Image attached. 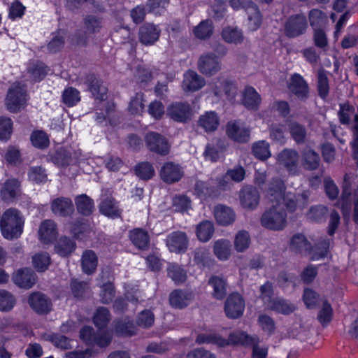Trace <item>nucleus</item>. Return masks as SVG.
<instances>
[{
  "instance_id": "nucleus-1",
  "label": "nucleus",
  "mask_w": 358,
  "mask_h": 358,
  "mask_svg": "<svg viewBox=\"0 0 358 358\" xmlns=\"http://www.w3.org/2000/svg\"><path fill=\"white\" fill-rule=\"evenodd\" d=\"M24 219L21 213L15 208H9L2 215L0 227L3 236L13 240L20 236L23 231Z\"/></svg>"
},
{
  "instance_id": "nucleus-2",
  "label": "nucleus",
  "mask_w": 358,
  "mask_h": 358,
  "mask_svg": "<svg viewBox=\"0 0 358 358\" xmlns=\"http://www.w3.org/2000/svg\"><path fill=\"white\" fill-rule=\"evenodd\" d=\"M255 336H250L241 331H236L230 334L228 339L223 338L215 334H201L197 336L196 342L199 344H214L218 347H224L229 344H241L249 346Z\"/></svg>"
},
{
  "instance_id": "nucleus-3",
  "label": "nucleus",
  "mask_w": 358,
  "mask_h": 358,
  "mask_svg": "<svg viewBox=\"0 0 358 358\" xmlns=\"http://www.w3.org/2000/svg\"><path fill=\"white\" fill-rule=\"evenodd\" d=\"M261 225L269 230L280 231L287 224V213L282 203H274L266 208L260 218Z\"/></svg>"
},
{
  "instance_id": "nucleus-4",
  "label": "nucleus",
  "mask_w": 358,
  "mask_h": 358,
  "mask_svg": "<svg viewBox=\"0 0 358 358\" xmlns=\"http://www.w3.org/2000/svg\"><path fill=\"white\" fill-rule=\"evenodd\" d=\"M338 115L341 123L350 124L353 136L350 145L358 166V110L356 111L352 106L344 104L341 106Z\"/></svg>"
},
{
  "instance_id": "nucleus-5",
  "label": "nucleus",
  "mask_w": 358,
  "mask_h": 358,
  "mask_svg": "<svg viewBox=\"0 0 358 358\" xmlns=\"http://www.w3.org/2000/svg\"><path fill=\"white\" fill-rule=\"evenodd\" d=\"M352 201H354L353 220L358 224V187L352 190L347 183L345 177L341 197L337 206L341 208L343 218L347 222L351 216Z\"/></svg>"
},
{
  "instance_id": "nucleus-6",
  "label": "nucleus",
  "mask_w": 358,
  "mask_h": 358,
  "mask_svg": "<svg viewBox=\"0 0 358 358\" xmlns=\"http://www.w3.org/2000/svg\"><path fill=\"white\" fill-rule=\"evenodd\" d=\"M27 90L20 83H13L8 89L5 103L11 113H18L25 108L27 101Z\"/></svg>"
},
{
  "instance_id": "nucleus-7",
  "label": "nucleus",
  "mask_w": 358,
  "mask_h": 358,
  "mask_svg": "<svg viewBox=\"0 0 358 358\" xmlns=\"http://www.w3.org/2000/svg\"><path fill=\"white\" fill-rule=\"evenodd\" d=\"M226 134L232 141L244 143L249 141L250 131L245 124L239 120H230L226 124Z\"/></svg>"
},
{
  "instance_id": "nucleus-8",
  "label": "nucleus",
  "mask_w": 358,
  "mask_h": 358,
  "mask_svg": "<svg viewBox=\"0 0 358 358\" xmlns=\"http://www.w3.org/2000/svg\"><path fill=\"white\" fill-rule=\"evenodd\" d=\"M285 34L289 38L303 35L308 28L306 17L303 14L290 16L285 23Z\"/></svg>"
},
{
  "instance_id": "nucleus-9",
  "label": "nucleus",
  "mask_w": 358,
  "mask_h": 358,
  "mask_svg": "<svg viewBox=\"0 0 358 358\" xmlns=\"http://www.w3.org/2000/svg\"><path fill=\"white\" fill-rule=\"evenodd\" d=\"M279 166H283L289 174L296 176L299 173V154L292 149H284L276 157Z\"/></svg>"
},
{
  "instance_id": "nucleus-10",
  "label": "nucleus",
  "mask_w": 358,
  "mask_h": 358,
  "mask_svg": "<svg viewBox=\"0 0 358 358\" xmlns=\"http://www.w3.org/2000/svg\"><path fill=\"white\" fill-rule=\"evenodd\" d=\"M213 94L221 98L224 94L229 101L234 100L236 96V87L233 82L224 77H219L210 85Z\"/></svg>"
},
{
  "instance_id": "nucleus-11",
  "label": "nucleus",
  "mask_w": 358,
  "mask_h": 358,
  "mask_svg": "<svg viewBox=\"0 0 358 358\" xmlns=\"http://www.w3.org/2000/svg\"><path fill=\"white\" fill-rule=\"evenodd\" d=\"M148 148L161 155H166L169 152L170 145L166 139L159 134L149 132L145 137Z\"/></svg>"
},
{
  "instance_id": "nucleus-12",
  "label": "nucleus",
  "mask_w": 358,
  "mask_h": 358,
  "mask_svg": "<svg viewBox=\"0 0 358 358\" xmlns=\"http://www.w3.org/2000/svg\"><path fill=\"white\" fill-rule=\"evenodd\" d=\"M245 302L238 293L230 294L225 302L224 312L226 315L232 319L241 317L244 312Z\"/></svg>"
},
{
  "instance_id": "nucleus-13",
  "label": "nucleus",
  "mask_w": 358,
  "mask_h": 358,
  "mask_svg": "<svg viewBox=\"0 0 358 358\" xmlns=\"http://www.w3.org/2000/svg\"><path fill=\"white\" fill-rule=\"evenodd\" d=\"M198 69L206 76H213L221 69V63L213 53H205L198 60Z\"/></svg>"
},
{
  "instance_id": "nucleus-14",
  "label": "nucleus",
  "mask_w": 358,
  "mask_h": 358,
  "mask_svg": "<svg viewBox=\"0 0 358 358\" xmlns=\"http://www.w3.org/2000/svg\"><path fill=\"white\" fill-rule=\"evenodd\" d=\"M102 27V23L100 18L93 15H88L84 19V34L76 35L74 38L76 43L80 45H84L87 43V34H93L99 33Z\"/></svg>"
},
{
  "instance_id": "nucleus-15",
  "label": "nucleus",
  "mask_w": 358,
  "mask_h": 358,
  "mask_svg": "<svg viewBox=\"0 0 358 358\" xmlns=\"http://www.w3.org/2000/svg\"><path fill=\"white\" fill-rule=\"evenodd\" d=\"M310 193L304 191L302 194L295 196L292 193H285L282 198L281 203L291 211L294 212L297 209H303L308 203Z\"/></svg>"
},
{
  "instance_id": "nucleus-16",
  "label": "nucleus",
  "mask_w": 358,
  "mask_h": 358,
  "mask_svg": "<svg viewBox=\"0 0 358 358\" xmlns=\"http://www.w3.org/2000/svg\"><path fill=\"white\" fill-rule=\"evenodd\" d=\"M166 246L171 252H185L188 246L189 239L185 232L174 231L166 238Z\"/></svg>"
},
{
  "instance_id": "nucleus-17",
  "label": "nucleus",
  "mask_w": 358,
  "mask_h": 358,
  "mask_svg": "<svg viewBox=\"0 0 358 358\" xmlns=\"http://www.w3.org/2000/svg\"><path fill=\"white\" fill-rule=\"evenodd\" d=\"M166 114L174 121L185 122L191 117L192 109L187 103L176 102L167 108Z\"/></svg>"
},
{
  "instance_id": "nucleus-18",
  "label": "nucleus",
  "mask_w": 358,
  "mask_h": 358,
  "mask_svg": "<svg viewBox=\"0 0 358 358\" xmlns=\"http://www.w3.org/2000/svg\"><path fill=\"white\" fill-rule=\"evenodd\" d=\"M31 308L37 313L47 314L52 310V301L44 294L34 292L28 298Z\"/></svg>"
},
{
  "instance_id": "nucleus-19",
  "label": "nucleus",
  "mask_w": 358,
  "mask_h": 358,
  "mask_svg": "<svg viewBox=\"0 0 358 358\" xmlns=\"http://www.w3.org/2000/svg\"><path fill=\"white\" fill-rule=\"evenodd\" d=\"M159 175L164 182L173 183L182 178L183 171L178 164L173 162H166L162 166Z\"/></svg>"
},
{
  "instance_id": "nucleus-20",
  "label": "nucleus",
  "mask_w": 358,
  "mask_h": 358,
  "mask_svg": "<svg viewBox=\"0 0 358 358\" xmlns=\"http://www.w3.org/2000/svg\"><path fill=\"white\" fill-rule=\"evenodd\" d=\"M240 201L244 208L254 210L259 203V192L253 187H245L240 192Z\"/></svg>"
},
{
  "instance_id": "nucleus-21",
  "label": "nucleus",
  "mask_w": 358,
  "mask_h": 358,
  "mask_svg": "<svg viewBox=\"0 0 358 358\" xmlns=\"http://www.w3.org/2000/svg\"><path fill=\"white\" fill-rule=\"evenodd\" d=\"M262 102L260 94L251 86H247L241 92V103L250 110H258Z\"/></svg>"
},
{
  "instance_id": "nucleus-22",
  "label": "nucleus",
  "mask_w": 358,
  "mask_h": 358,
  "mask_svg": "<svg viewBox=\"0 0 358 358\" xmlns=\"http://www.w3.org/2000/svg\"><path fill=\"white\" fill-rule=\"evenodd\" d=\"M206 85L205 79L196 72L189 70L184 74L182 88L185 92H195Z\"/></svg>"
},
{
  "instance_id": "nucleus-23",
  "label": "nucleus",
  "mask_w": 358,
  "mask_h": 358,
  "mask_svg": "<svg viewBox=\"0 0 358 358\" xmlns=\"http://www.w3.org/2000/svg\"><path fill=\"white\" fill-rule=\"evenodd\" d=\"M285 189V185L281 179L278 178H273L268 183L266 196L272 203H281Z\"/></svg>"
},
{
  "instance_id": "nucleus-24",
  "label": "nucleus",
  "mask_w": 358,
  "mask_h": 358,
  "mask_svg": "<svg viewBox=\"0 0 358 358\" xmlns=\"http://www.w3.org/2000/svg\"><path fill=\"white\" fill-rule=\"evenodd\" d=\"M14 283L21 288H31L36 282V278L34 271L30 268L16 271L13 275Z\"/></svg>"
},
{
  "instance_id": "nucleus-25",
  "label": "nucleus",
  "mask_w": 358,
  "mask_h": 358,
  "mask_svg": "<svg viewBox=\"0 0 358 358\" xmlns=\"http://www.w3.org/2000/svg\"><path fill=\"white\" fill-rule=\"evenodd\" d=\"M160 33L161 30L157 26L148 23L140 28L139 40L144 45H152L159 39Z\"/></svg>"
},
{
  "instance_id": "nucleus-26",
  "label": "nucleus",
  "mask_w": 358,
  "mask_h": 358,
  "mask_svg": "<svg viewBox=\"0 0 358 358\" xmlns=\"http://www.w3.org/2000/svg\"><path fill=\"white\" fill-rule=\"evenodd\" d=\"M301 163L305 170L314 171L320 166V157L314 150L306 148L301 153Z\"/></svg>"
},
{
  "instance_id": "nucleus-27",
  "label": "nucleus",
  "mask_w": 358,
  "mask_h": 358,
  "mask_svg": "<svg viewBox=\"0 0 358 358\" xmlns=\"http://www.w3.org/2000/svg\"><path fill=\"white\" fill-rule=\"evenodd\" d=\"M232 245L227 238H220L213 242V252L220 261H227L231 255Z\"/></svg>"
},
{
  "instance_id": "nucleus-28",
  "label": "nucleus",
  "mask_w": 358,
  "mask_h": 358,
  "mask_svg": "<svg viewBox=\"0 0 358 358\" xmlns=\"http://www.w3.org/2000/svg\"><path fill=\"white\" fill-rule=\"evenodd\" d=\"M39 238L45 244L52 242L57 238L58 231L56 224L50 220L43 221L38 230Z\"/></svg>"
},
{
  "instance_id": "nucleus-29",
  "label": "nucleus",
  "mask_w": 358,
  "mask_h": 358,
  "mask_svg": "<svg viewBox=\"0 0 358 358\" xmlns=\"http://www.w3.org/2000/svg\"><path fill=\"white\" fill-rule=\"evenodd\" d=\"M52 213L56 215L69 216L73 212L72 201L69 198H57L52 201L51 204Z\"/></svg>"
},
{
  "instance_id": "nucleus-30",
  "label": "nucleus",
  "mask_w": 358,
  "mask_h": 358,
  "mask_svg": "<svg viewBox=\"0 0 358 358\" xmlns=\"http://www.w3.org/2000/svg\"><path fill=\"white\" fill-rule=\"evenodd\" d=\"M220 124V117L215 111H207L200 115L198 125L206 132L215 131Z\"/></svg>"
},
{
  "instance_id": "nucleus-31",
  "label": "nucleus",
  "mask_w": 358,
  "mask_h": 358,
  "mask_svg": "<svg viewBox=\"0 0 358 358\" xmlns=\"http://www.w3.org/2000/svg\"><path fill=\"white\" fill-rule=\"evenodd\" d=\"M214 215L217 222L222 226L231 224L236 219L234 210L223 205H218L214 209Z\"/></svg>"
},
{
  "instance_id": "nucleus-32",
  "label": "nucleus",
  "mask_w": 358,
  "mask_h": 358,
  "mask_svg": "<svg viewBox=\"0 0 358 358\" xmlns=\"http://www.w3.org/2000/svg\"><path fill=\"white\" fill-rule=\"evenodd\" d=\"M86 83L89 90L96 99L104 100L107 98L106 87L95 76H88Z\"/></svg>"
},
{
  "instance_id": "nucleus-33",
  "label": "nucleus",
  "mask_w": 358,
  "mask_h": 358,
  "mask_svg": "<svg viewBox=\"0 0 358 358\" xmlns=\"http://www.w3.org/2000/svg\"><path fill=\"white\" fill-rule=\"evenodd\" d=\"M247 22L246 27L250 31H257L262 25V15L258 7L253 5L246 7Z\"/></svg>"
},
{
  "instance_id": "nucleus-34",
  "label": "nucleus",
  "mask_w": 358,
  "mask_h": 358,
  "mask_svg": "<svg viewBox=\"0 0 358 358\" xmlns=\"http://www.w3.org/2000/svg\"><path fill=\"white\" fill-rule=\"evenodd\" d=\"M193 299L192 292L176 289L173 291L169 296L171 306L176 308H182L187 306Z\"/></svg>"
},
{
  "instance_id": "nucleus-35",
  "label": "nucleus",
  "mask_w": 358,
  "mask_h": 358,
  "mask_svg": "<svg viewBox=\"0 0 358 358\" xmlns=\"http://www.w3.org/2000/svg\"><path fill=\"white\" fill-rule=\"evenodd\" d=\"M222 38L227 43L240 44L244 41L243 31L238 27L227 26L221 32Z\"/></svg>"
},
{
  "instance_id": "nucleus-36",
  "label": "nucleus",
  "mask_w": 358,
  "mask_h": 358,
  "mask_svg": "<svg viewBox=\"0 0 358 358\" xmlns=\"http://www.w3.org/2000/svg\"><path fill=\"white\" fill-rule=\"evenodd\" d=\"M289 90L300 99L307 96L308 88L307 83L299 74H294L289 85Z\"/></svg>"
},
{
  "instance_id": "nucleus-37",
  "label": "nucleus",
  "mask_w": 358,
  "mask_h": 358,
  "mask_svg": "<svg viewBox=\"0 0 358 358\" xmlns=\"http://www.w3.org/2000/svg\"><path fill=\"white\" fill-rule=\"evenodd\" d=\"M196 236L198 240L202 243H206L211 239L215 233V227L213 222L203 220L196 226Z\"/></svg>"
},
{
  "instance_id": "nucleus-38",
  "label": "nucleus",
  "mask_w": 358,
  "mask_h": 358,
  "mask_svg": "<svg viewBox=\"0 0 358 358\" xmlns=\"http://www.w3.org/2000/svg\"><path fill=\"white\" fill-rule=\"evenodd\" d=\"M20 183L17 180H8L3 185L1 190V196L3 201H12L19 194Z\"/></svg>"
},
{
  "instance_id": "nucleus-39",
  "label": "nucleus",
  "mask_w": 358,
  "mask_h": 358,
  "mask_svg": "<svg viewBox=\"0 0 358 358\" xmlns=\"http://www.w3.org/2000/svg\"><path fill=\"white\" fill-rule=\"evenodd\" d=\"M98 259L96 255L92 250H86L81 258V265L85 273H93L97 267Z\"/></svg>"
},
{
  "instance_id": "nucleus-40",
  "label": "nucleus",
  "mask_w": 358,
  "mask_h": 358,
  "mask_svg": "<svg viewBox=\"0 0 358 358\" xmlns=\"http://www.w3.org/2000/svg\"><path fill=\"white\" fill-rule=\"evenodd\" d=\"M266 308L278 313L288 315L294 312L295 306L283 299L273 298V301L269 302L268 306Z\"/></svg>"
},
{
  "instance_id": "nucleus-41",
  "label": "nucleus",
  "mask_w": 358,
  "mask_h": 358,
  "mask_svg": "<svg viewBox=\"0 0 358 358\" xmlns=\"http://www.w3.org/2000/svg\"><path fill=\"white\" fill-rule=\"evenodd\" d=\"M208 284L213 287V296L217 299H222L227 292V282L226 280L218 276H212L209 280Z\"/></svg>"
},
{
  "instance_id": "nucleus-42",
  "label": "nucleus",
  "mask_w": 358,
  "mask_h": 358,
  "mask_svg": "<svg viewBox=\"0 0 358 358\" xmlns=\"http://www.w3.org/2000/svg\"><path fill=\"white\" fill-rule=\"evenodd\" d=\"M99 210L102 214L112 218L118 217L121 214L117 203L112 198L103 200L99 205Z\"/></svg>"
},
{
  "instance_id": "nucleus-43",
  "label": "nucleus",
  "mask_w": 358,
  "mask_h": 358,
  "mask_svg": "<svg viewBox=\"0 0 358 358\" xmlns=\"http://www.w3.org/2000/svg\"><path fill=\"white\" fill-rule=\"evenodd\" d=\"M144 94L142 92H137L133 96L129 103L128 110L133 115H141L143 113L145 108Z\"/></svg>"
},
{
  "instance_id": "nucleus-44",
  "label": "nucleus",
  "mask_w": 358,
  "mask_h": 358,
  "mask_svg": "<svg viewBox=\"0 0 358 358\" xmlns=\"http://www.w3.org/2000/svg\"><path fill=\"white\" fill-rule=\"evenodd\" d=\"M308 20L313 30L315 28H322L328 22L327 15L322 10L316 8L311 9L308 13Z\"/></svg>"
},
{
  "instance_id": "nucleus-45",
  "label": "nucleus",
  "mask_w": 358,
  "mask_h": 358,
  "mask_svg": "<svg viewBox=\"0 0 358 358\" xmlns=\"http://www.w3.org/2000/svg\"><path fill=\"white\" fill-rule=\"evenodd\" d=\"M78 211L83 215H90L94 210V202L86 194H81L76 198Z\"/></svg>"
},
{
  "instance_id": "nucleus-46",
  "label": "nucleus",
  "mask_w": 358,
  "mask_h": 358,
  "mask_svg": "<svg viewBox=\"0 0 358 358\" xmlns=\"http://www.w3.org/2000/svg\"><path fill=\"white\" fill-rule=\"evenodd\" d=\"M250 236L247 231H239L234 237V245L236 252H243L250 245Z\"/></svg>"
},
{
  "instance_id": "nucleus-47",
  "label": "nucleus",
  "mask_w": 358,
  "mask_h": 358,
  "mask_svg": "<svg viewBox=\"0 0 358 358\" xmlns=\"http://www.w3.org/2000/svg\"><path fill=\"white\" fill-rule=\"evenodd\" d=\"M76 248V243L66 237H62L56 243L55 252L62 257L71 255Z\"/></svg>"
},
{
  "instance_id": "nucleus-48",
  "label": "nucleus",
  "mask_w": 358,
  "mask_h": 358,
  "mask_svg": "<svg viewBox=\"0 0 358 358\" xmlns=\"http://www.w3.org/2000/svg\"><path fill=\"white\" fill-rule=\"evenodd\" d=\"M132 243L139 249H145L149 244V236L146 231L136 229L130 232Z\"/></svg>"
},
{
  "instance_id": "nucleus-49",
  "label": "nucleus",
  "mask_w": 358,
  "mask_h": 358,
  "mask_svg": "<svg viewBox=\"0 0 358 358\" xmlns=\"http://www.w3.org/2000/svg\"><path fill=\"white\" fill-rule=\"evenodd\" d=\"M195 37L199 39H206L209 38L213 32L212 22L210 20L201 21L193 30Z\"/></svg>"
},
{
  "instance_id": "nucleus-50",
  "label": "nucleus",
  "mask_w": 358,
  "mask_h": 358,
  "mask_svg": "<svg viewBox=\"0 0 358 358\" xmlns=\"http://www.w3.org/2000/svg\"><path fill=\"white\" fill-rule=\"evenodd\" d=\"M167 273L176 284L182 283L187 279V272L177 264H170L167 268Z\"/></svg>"
},
{
  "instance_id": "nucleus-51",
  "label": "nucleus",
  "mask_w": 358,
  "mask_h": 358,
  "mask_svg": "<svg viewBox=\"0 0 358 358\" xmlns=\"http://www.w3.org/2000/svg\"><path fill=\"white\" fill-rule=\"evenodd\" d=\"M290 247L292 250L301 253L308 252L310 248V243L305 236L300 234L293 236L291 239Z\"/></svg>"
},
{
  "instance_id": "nucleus-52",
  "label": "nucleus",
  "mask_w": 358,
  "mask_h": 358,
  "mask_svg": "<svg viewBox=\"0 0 358 358\" xmlns=\"http://www.w3.org/2000/svg\"><path fill=\"white\" fill-rule=\"evenodd\" d=\"M252 152L257 158L261 160L268 159L271 156L268 143L265 141H260L254 143L252 145Z\"/></svg>"
},
{
  "instance_id": "nucleus-53",
  "label": "nucleus",
  "mask_w": 358,
  "mask_h": 358,
  "mask_svg": "<svg viewBox=\"0 0 358 358\" xmlns=\"http://www.w3.org/2000/svg\"><path fill=\"white\" fill-rule=\"evenodd\" d=\"M62 100L68 106H73L80 101V92L73 87H68L63 92Z\"/></svg>"
},
{
  "instance_id": "nucleus-54",
  "label": "nucleus",
  "mask_w": 358,
  "mask_h": 358,
  "mask_svg": "<svg viewBox=\"0 0 358 358\" xmlns=\"http://www.w3.org/2000/svg\"><path fill=\"white\" fill-rule=\"evenodd\" d=\"M15 304L14 296L6 290H0V310L9 311Z\"/></svg>"
},
{
  "instance_id": "nucleus-55",
  "label": "nucleus",
  "mask_w": 358,
  "mask_h": 358,
  "mask_svg": "<svg viewBox=\"0 0 358 358\" xmlns=\"http://www.w3.org/2000/svg\"><path fill=\"white\" fill-rule=\"evenodd\" d=\"M289 129L290 134L296 143H302L304 142L306 131L302 125L296 122H290Z\"/></svg>"
},
{
  "instance_id": "nucleus-56",
  "label": "nucleus",
  "mask_w": 358,
  "mask_h": 358,
  "mask_svg": "<svg viewBox=\"0 0 358 358\" xmlns=\"http://www.w3.org/2000/svg\"><path fill=\"white\" fill-rule=\"evenodd\" d=\"M32 145L38 148L44 149L49 145V139L45 133L42 131H34L30 137Z\"/></svg>"
},
{
  "instance_id": "nucleus-57",
  "label": "nucleus",
  "mask_w": 358,
  "mask_h": 358,
  "mask_svg": "<svg viewBox=\"0 0 358 358\" xmlns=\"http://www.w3.org/2000/svg\"><path fill=\"white\" fill-rule=\"evenodd\" d=\"M33 264L38 271L46 270L50 263V258L47 252H41L35 255L33 258Z\"/></svg>"
},
{
  "instance_id": "nucleus-58",
  "label": "nucleus",
  "mask_w": 358,
  "mask_h": 358,
  "mask_svg": "<svg viewBox=\"0 0 358 358\" xmlns=\"http://www.w3.org/2000/svg\"><path fill=\"white\" fill-rule=\"evenodd\" d=\"M13 131V121L6 117H0V140L7 141Z\"/></svg>"
},
{
  "instance_id": "nucleus-59",
  "label": "nucleus",
  "mask_w": 358,
  "mask_h": 358,
  "mask_svg": "<svg viewBox=\"0 0 358 358\" xmlns=\"http://www.w3.org/2000/svg\"><path fill=\"white\" fill-rule=\"evenodd\" d=\"M136 173L143 180H149L155 175V169L151 164L143 162L136 166Z\"/></svg>"
},
{
  "instance_id": "nucleus-60",
  "label": "nucleus",
  "mask_w": 358,
  "mask_h": 358,
  "mask_svg": "<svg viewBox=\"0 0 358 358\" xmlns=\"http://www.w3.org/2000/svg\"><path fill=\"white\" fill-rule=\"evenodd\" d=\"M313 41L316 47L326 50L328 47V38L326 32L322 28H315L313 30Z\"/></svg>"
},
{
  "instance_id": "nucleus-61",
  "label": "nucleus",
  "mask_w": 358,
  "mask_h": 358,
  "mask_svg": "<svg viewBox=\"0 0 358 358\" xmlns=\"http://www.w3.org/2000/svg\"><path fill=\"white\" fill-rule=\"evenodd\" d=\"M327 210V208L322 205L312 206L307 213V217L312 221H320L324 219Z\"/></svg>"
},
{
  "instance_id": "nucleus-62",
  "label": "nucleus",
  "mask_w": 358,
  "mask_h": 358,
  "mask_svg": "<svg viewBox=\"0 0 358 358\" xmlns=\"http://www.w3.org/2000/svg\"><path fill=\"white\" fill-rule=\"evenodd\" d=\"M259 339L255 336L252 342L249 346L252 348V358H266L268 348L265 345H259Z\"/></svg>"
},
{
  "instance_id": "nucleus-63",
  "label": "nucleus",
  "mask_w": 358,
  "mask_h": 358,
  "mask_svg": "<svg viewBox=\"0 0 358 358\" xmlns=\"http://www.w3.org/2000/svg\"><path fill=\"white\" fill-rule=\"evenodd\" d=\"M109 311L106 308H99L94 315V322L98 327H103L109 321Z\"/></svg>"
},
{
  "instance_id": "nucleus-64",
  "label": "nucleus",
  "mask_w": 358,
  "mask_h": 358,
  "mask_svg": "<svg viewBox=\"0 0 358 358\" xmlns=\"http://www.w3.org/2000/svg\"><path fill=\"white\" fill-rule=\"evenodd\" d=\"M155 321L154 314L148 310L141 312L136 319V323L138 326L147 328L151 327Z\"/></svg>"
}]
</instances>
